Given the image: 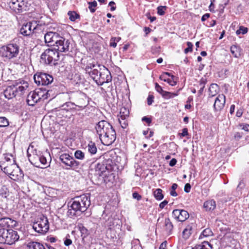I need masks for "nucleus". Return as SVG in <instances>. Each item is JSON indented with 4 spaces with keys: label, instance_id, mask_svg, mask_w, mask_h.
<instances>
[{
    "label": "nucleus",
    "instance_id": "nucleus-1",
    "mask_svg": "<svg viewBox=\"0 0 249 249\" xmlns=\"http://www.w3.org/2000/svg\"><path fill=\"white\" fill-rule=\"evenodd\" d=\"M95 129L101 142L105 145H111L116 140V134L112 125L103 120L97 124Z\"/></svg>",
    "mask_w": 249,
    "mask_h": 249
},
{
    "label": "nucleus",
    "instance_id": "nucleus-2",
    "mask_svg": "<svg viewBox=\"0 0 249 249\" xmlns=\"http://www.w3.org/2000/svg\"><path fill=\"white\" fill-rule=\"evenodd\" d=\"M90 205L89 196L82 195L73 198L72 203L69 206L68 214L71 216L80 215L85 212Z\"/></svg>",
    "mask_w": 249,
    "mask_h": 249
},
{
    "label": "nucleus",
    "instance_id": "nucleus-3",
    "mask_svg": "<svg viewBox=\"0 0 249 249\" xmlns=\"http://www.w3.org/2000/svg\"><path fill=\"white\" fill-rule=\"evenodd\" d=\"M54 89V88L53 89L39 88L30 92L27 97V104L30 106H34L37 102L43 101L49 97L53 98L54 97V94L53 93Z\"/></svg>",
    "mask_w": 249,
    "mask_h": 249
},
{
    "label": "nucleus",
    "instance_id": "nucleus-4",
    "mask_svg": "<svg viewBox=\"0 0 249 249\" xmlns=\"http://www.w3.org/2000/svg\"><path fill=\"white\" fill-rule=\"evenodd\" d=\"M19 46L17 44L10 43L3 46L0 50V55L5 60L14 61L18 57Z\"/></svg>",
    "mask_w": 249,
    "mask_h": 249
},
{
    "label": "nucleus",
    "instance_id": "nucleus-5",
    "mask_svg": "<svg viewBox=\"0 0 249 249\" xmlns=\"http://www.w3.org/2000/svg\"><path fill=\"white\" fill-rule=\"evenodd\" d=\"M35 82L38 85L45 86L47 87L46 89H54L53 91V93L55 95V91L56 90V86L53 84L52 85L53 81V77L48 73L38 72L36 73L34 76Z\"/></svg>",
    "mask_w": 249,
    "mask_h": 249
},
{
    "label": "nucleus",
    "instance_id": "nucleus-6",
    "mask_svg": "<svg viewBox=\"0 0 249 249\" xmlns=\"http://www.w3.org/2000/svg\"><path fill=\"white\" fill-rule=\"evenodd\" d=\"M18 232L11 229H0V244L12 245L19 239Z\"/></svg>",
    "mask_w": 249,
    "mask_h": 249
},
{
    "label": "nucleus",
    "instance_id": "nucleus-7",
    "mask_svg": "<svg viewBox=\"0 0 249 249\" xmlns=\"http://www.w3.org/2000/svg\"><path fill=\"white\" fill-rule=\"evenodd\" d=\"M116 169L119 170L110 160H104L102 162L94 161L89 166L91 171H116Z\"/></svg>",
    "mask_w": 249,
    "mask_h": 249
},
{
    "label": "nucleus",
    "instance_id": "nucleus-8",
    "mask_svg": "<svg viewBox=\"0 0 249 249\" xmlns=\"http://www.w3.org/2000/svg\"><path fill=\"white\" fill-rule=\"evenodd\" d=\"M27 88V86L25 87L18 84L9 86L4 91V96L8 99H11L17 95L21 96Z\"/></svg>",
    "mask_w": 249,
    "mask_h": 249
},
{
    "label": "nucleus",
    "instance_id": "nucleus-9",
    "mask_svg": "<svg viewBox=\"0 0 249 249\" xmlns=\"http://www.w3.org/2000/svg\"><path fill=\"white\" fill-rule=\"evenodd\" d=\"M59 57V53L55 48L47 49L41 55V60L48 64H55V62L58 60Z\"/></svg>",
    "mask_w": 249,
    "mask_h": 249
},
{
    "label": "nucleus",
    "instance_id": "nucleus-10",
    "mask_svg": "<svg viewBox=\"0 0 249 249\" xmlns=\"http://www.w3.org/2000/svg\"><path fill=\"white\" fill-rule=\"evenodd\" d=\"M33 228L38 233L44 234L49 229V224L47 217L42 215L33 224Z\"/></svg>",
    "mask_w": 249,
    "mask_h": 249
},
{
    "label": "nucleus",
    "instance_id": "nucleus-11",
    "mask_svg": "<svg viewBox=\"0 0 249 249\" xmlns=\"http://www.w3.org/2000/svg\"><path fill=\"white\" fill-rule=\"evenodd\" d=\"M70 99L74 101V106L81 109L84 108L88 105V100L84 93L80 92H72L71 93Z\"/></svg>",
    "mask_w": 249,
    "mask_h": 249
},
{
    "label": "nucleus",
    "instance_id": "nucleus-12",
    "mask_svg": "<svg viewBox=\"0 0 249 249\" xmlns=\"http://www.w3.org/2000/svg\"><path fill=\"white\" fill-rule=\"evenodd\" d=\"M102 65L97 64L89 63L86 66L85 70L87 73H88L89 75L97 84V80L100 77H102V75L100 74L101 68L100 66Z\"/></svg>",
    "mask_w": 249,
    "mask_h": 249
},
{
    "label": "nucleus",
    "instance_id": "nucleus-13",
    "mask_svg": "<svg viewBox=\"0 0 249 249\" xmlns=\"http://www.w3.org/2000/svg\"><path fill=\"white\" fill-rule=\"evenodd\" d=\"M10 8L17 14L28 10L27 2L24 0H12L9 3Z\"/></svg>",
    "mask_w": 249,
    "mask_h": 249
},
{
    "label": "nucleus",
    "instance_id": "nucleus-14",
    "mask_svg": "<svg viewBox=\"0 0 249 249\" xmlns=\"http://www.w3.org/2000/svg\"><path fill=\"white\" fill-rule=\"evenodd\" d=\"M45 42L48 46H55L61 36L56 32H48L44 35Z\"/></svg>",
    "mask_w": 249,
    "mask_h": 249
},
{
    "label": "nucleus",
    "instance_id": "nucleus-15",
    "mask_svg": "<svg viewBox=\"0 0 249 249\" xmlns=\"http://www.w3.org/2000/svg\"><path fill=\"white\" fill-rule=\"evenodd\" d=\"M101 68L100 74L102 75V77L99 78L97 80V85L101 86L104 83H108L112 80V76L109 71L104 66L102 65L100 66Z\"/></svg>",
    "mask_w": 249,
    "mask_h": 249
},
{
    "label": "nucleus",
    "instance_id": "nucleus-16",
    "mask_svg": "<svg viewBox=\"0 0 249 249\" xmlns=\"http://www.w3.org/2000/svg\"><path fill=\"white\" fill-rule=\"evenodd\" d=\"M33 34H36L37 37L44 36V30L46 28V25L44 23H42L40 21H33Z\"/></svg>",
    "mask_w": 249,
    "mask_h": 249
},
{
    "label": "nucleus",
    "instance_id": "nucleus-17",
    "mask_svg": "<svg viewBox=\"0 0 249 249\" xmlns=\"http://www.w3.org/2000/svg\"><path fill=\"white\" fill-rule=\"evenodd\" d=\"M59 159L64 164L70 167H76L79 164L78 161L75 160L73 157L68 154H62Z\"/></svg>",
    "mask_w": 249,
    "mask_h": 249
},
{
    "label": "nucleus",
    "instance_id": "nucleus-18",
    "mask_svg": "<svg viewBox=\"0 0 249 249\" xmlns=\"http://www.w3.org/2000/svg\"><path fill=\"white\" fill-rule=\"evenodd\" d=\"M174 218L180 222L185 221L189 217V213L185 210L176 209L172 212Z\"/></svg>",
    "mask_w": 249,
    "mask_h": 249
},
{
    "label": "nucleus",
    "instance_id": "nucleus-19",
    "mask_svg": "<svg viewBox=\"0 0 249 249\" xmlns=\"http://www.w3.org/2000/svg\"><path fill=\"white\" fill-rule=\"evenodd\" d=\"M18 222L8 217H3L0 218V228L9 229V228H13L16 227Z\"/></svg>",
    "mask_w": 249,
    "mask_h": 249
},
{
    "label": "nucleus",
    "instance_id": "nucleus-20",
    "mask_svg": "<svg viewBox=\"0 0 249 249\" xmlns=\"http://www.w3.org/2000/svg\"><path fill=\"white\" fill-rule=\"evenodd\" d=\"M70 42L68 39H65L61 36V38L58 40V42L55 45L57 47V51L61 52H67L69 51Z\"/></svg>",
    "mask_w": 249,
    "mask_h": 249
},
{
    "label": "nucleus",
    "instance_id": "nucleus-21",
    "mask_svg": "<svg viewBox=\"0 0 249 249\" xmlns=\"http://www.w3.org/2000/svg\"><path fill=\"white\" fill-rule=\"evenodd\" d=\"M226 101L225 96L222 94H219L216 98L213 105L215 111H220L224 107Z\"/></svg>",
    "mask_w": 249,
    "mask_h": 249
},
{
    "label": "nucleus",
    "instance_id": "nucleus-22",
    "mask_svg": "<svg viewBox=\"0 0 249 249\" xmlns=\"http://www.w3.org/2000/svg\"><path fill=\"white\" fill-rule=\"evenodd\" d=\"M5 160L6 161L2 163L1 162L0 164L1 170H4L7 171L8 170H12L14 171L15 170V168L18 167L17 164L14 163L11 164L10 166H8L9 162H11V160L10 157H8V156L5 157Z\"/></svg>",
    "mask_w": 249,
    "mask_h": 249
},
{
    "label": "nucleus",
    "instance_id": "nucleus-23",
    "mask_svg": "<svg viewBox=\"0 0 249 249\" xmlns=\"http://www.w3.org/2000/svg\"><path fill=\"white\" fill-rule=\"evenodd\" d=\"M33 21L24 24L20 28L21 34L24 36H30L33 34Z\"/></svg>",
    "mask_w": 249,
    "mask_h": 249
},
{
    "label": "nucleus",
    "instance_id": "nucleus-24",
    "mask_svg": "<svg viewBox=\"0 0 249 249\" xmlns=\"http://www.w3.org/2000/svg\"><path fill=\"white\" fill-rule=\"evenodd\" d=\"M156 90L162 95L163 98H164L165 99L173 98L178 95L177 93H172L164 91L162 89L161 87L158 88L157 89H156Z\"/></svg>",
    "mask_w": 249,
    "mask_h": 249
},
{
    "label": "nucleus",
    "instance_id": "nucleus-25",
    "mask_svg": "<svg viewBox=\"0 0 249 249\" xmlns=\"http://www.w3.org/2000/svg\"><path fill=\"white\" fill-rule=\"evenodd\" d=\"M10 178L14 180H21L23 178L24 174L23 172H4Z\"/></svg>",
    "mask_w": 249,
    "mask_h": 249
},
{
    "label": "nucleus",
    "instance_id": "nucleus-26",
    "mask_svg": "<svg viewBox=\"0 0 249 249\" xmlns=\"http://www.w3.org/2000/svg\"><path fill=\"white\" fill-rule=\"evenodd\" d=\"M203 207L206 211H212L216 207V203L213 199L209 200L204 203Z\"/></svg>",
    "mask_w": 249,
    "mask_h": 249
},
{
    "label": "nucleus",
    "instance_id": "nucleus-27",
    "mask_svg": "<svg viewBox=\"0 0 249 249\" xmlns=\"http://www.w3.org/2000/svg\"><path fill=\"white\" fill-rule=\"evenodd\" d=\"M193 223L189 224L186 226L182 231V237L187 239L189 238L192 233Z\"/></svg>",
    "mask_w": 249,
    "mask_h": 249
},
{
    "label": "nucleus",
    "instance_id": "nucleus-28",
    "mask_svg": "<svg viewBox=\"0 0 249 249\" xmlns=\"http://www.w3.org/2000/svg\"><path fill=\"white\" fill-rule=\"evenodd\" d=\"M160 80L167 82L172 86H175L177 84L176 77L174 75L171 76V78H169L168 77H165L164 75H160Z\"/></svg>",
    "mask_w": 249,
    "mask_h": 249
},
{
    "label": "nucleus",
    "instance_id": "nucleus-29",
    "mask_svg": "<svg viewBox=\"0 0 249 249\" xmlns=\"http://www.w3.org/2000/svg\"><path fill=\"white\" fill-rule=\"evenodd\" d=\"M231 52L234 57L239 58L241 55V49L237 45H232L231 47Z\"/></svg>",
    "mask_w": 249,
    "mask_h": 249
},
{
    "label": "nucleus",
    "instance_id": "nucleus-30",
    "mask_svg": "<svg viewBox=\"0 0 249 249\" xmlns=\"http://www.w3.org/2000/svg\"><path fill=\"white\" fill-rule=\"evenodd\" d=\"M212 245L208 241H203L201 244L196 245L192 249H212Z\"/></svg>",
    "mask_w": 249,
    "mask_h": 249
},
{
    "label": "nucleus",
    "instance_id": "nucleus-31",
    "mask_svg": "<svg viewBox=\"0 0 249 249\" xmlns=\"http://www.w3.org/2000/svg\"><path fill=\"white\" fill-rule=\"evenodd\" d=\"M27 247L28 249H45L42 244L37 242H29L27 245Z\"/></svg>",
    "mask_w": 249,
    "mask_h": 249
},
{
    "label": "nucleus",
    "instance_id": "nucleus-32",
    "mask_svg": "<svg viewBox=\"0 0 249 249\" xmlns=\"http://www.w3.org/2000/svg\"><path fill=\"white\" fill-rule=\"evenodd\" d=\"M164 226L167 232L171 233L173 229V225L169 218L165 219Z\"/></svg>",
    "mask_w": 249,
    "mask_h": 249
},
{
    "label": "nucleus",
    "instance_id": "nucleus-33",
    "mask_svg": "<svg viewBox=\"0 0 249 249\" xmlns=\"http://www.w3.org/2000/svg\"><path fill=\"white\" fill-rule=\"evenodd\" d=\"M218 90V86L216 84H212L209 88V95L213 97L215 96Z\"/></svg>",
    "mask_w": 249,
    "mask_h": 249
},
{
    "label": "nucleus",
    "instance_id": "nucleus-34",
    "mask_svg": "<svg viewBox=\"0 0 249 249\" xmlns=\"http://www.w3.org/2000/svg\"><path fill=\"white\" fill-rule=\"evenodd\" d=\"M207 82V78L205 77H202L199 81V85L200 87L199 90L198 91V94L199 96H200L203 92L204 89L205 88V86Z\"/></svg>",
    "mask_w": 249,
    "mask_h": 249
},
{
    "label": "nucleus",
    "instance_id": "nucleus-35",
    "mask_svg": "<svg viewBox=\"0 0 249 249\" xmlns=\"http://www.w3.org/2000/svg\"><path fill=\"white\" fill-rule=\"evenodd\" d=\"M88 151L92 155L96 153L97 149L95 144L92 142H90L88 145Z\"/></svg>",
    "mask_w": 249,
    "mask_h": 249
},
{
    "label": "nucleus",
    "instance_id": "nucleus-36",
    "mask_svg": "<svg viewBox=\"0 0 249 249\" xmlns=\"http://www.w3.org/2000/svg\"><path fill=\"white\" fill-rule=\"evenodd\" d=\"M213 234V232L211 229L206 228L203 231L200 235L199 238L202 239L203 237H208L212 236Z\"/></svg>",
    "mask_w": 249,
    "mask_h": 249
},
{
    "label": "nucleus",
    "instance_id": "nucleus-37",
    "mask_svg": "<svg viewBox=\"0 0 249 249\" xmlns=\"http://www.w3.org/2000/svg\"><path fill=\"white\" fill-rule=\"evenodd\" d=\"M68 15L69 17V19L71 21H74L76 19L80 18V15L74 11H69L68 13Z\"/></svg>",
    "mask_w": 249,
    "mask_h": 249
},
{
    "label": "nucleus",
    "instance_id": "nucleus-38",
    "mask_svg": "<svg viewBox=\"0 0 249 249\" xmlns=\"http://www.w3.org/2000/svg\"><path fill=\"white\" fill-rule=\"evenodd\" d=\"M74 104L71 102H66L62 105L60 107L62 110L67 111L73 108Z\"/></svg>",
    "mask_w": 249,
    "mask_h": 249
},
{
    "label": "nucleus",
    "instance_id": "nucleus-39",
    "mask_svg": "<svg viewBox=\"0 0 249 249\" xmlns=\"http://www.w3.org/2000/svg\"><path fill=\"white\" fill-rule=\"evenodd\" d=\"M162 190L160 189H157L154 192V196L157 200H160L163 198V195L162 193Z\"/></svg>",
    "mask_w": 249,
    "mask_h": 249
},
{
    "label": "nucleus",
    "instance_id": "nucleus-40",
    "mask_svg": "<svg viewBox=\"0 0 249 249\" xmlns=\"http://www.w3.org/2000/svg\"><path fill=\"white\" fill-rule=\"evenodd\" d=\"M79 230L81 233V236L83 238L86 237L89 234V231L83 225L81 224L78 226Z\"/></svg>",
    "mask_w": 249,
    "mask_h": 249
},
{
    "label": "nucleus",
    "instance_id": "nucleus-41",
    "mask_svg": "<svg viewBox=\"0 0 249 249\" xmlns=\"http://www.w3.org/2000/svg\"><path fill=\"white\" fill-rule=\"evenodd\" d=\"M75 158L79 160H83L85 158V153L80 150H77L74 153Z\"/></svg>",
    "mask_w": 249,
    "mask_h": 249
},
{
    "label": "nucleus",
    "instance_id": "nucleus-42",
    "mask_svg": "<svg viewBox=\"0 0 249 249\" xmlns=\"http://www.w3.org/2000/svg\"><path fill=\"white\" fill-rule=\"evenodd\" d=\"M121 40L120 37H111L110 40L109 45L110 46L115 48L116 47L117 42H119Z\"/></svg>",
    "mask_w": 249,
    "mask_h": 249
},
{
    "label": "nucleus",
    "instance_id": "nucleus-43",
    "mask_svg": "<svg viewBox=\"0 0 249 249\" xmlns=\"http://www.w3.org/2000/svg\"><path fill=\"white\" fill-rule=\"evenodd\" d=\"M0 195L3 197H7L9 195V190L5 186H3L0 190Z\"/></svg>",
    "mask_w": 249,
    "mask_h": 249
},
{
    "label": "nucleus",
    "instance_id": "nucleus-44",
    "mask_svg": "<svg viewBox=\"0 0 249 249\" xmlns=\"http://www.w3.org/2000/svg\"><path fill=\"white\" fill-rule=\"evenodd\" d=\"M9 124V121L6 117H0V127H6Z\"/></svg>",
    "mask_w": 249,
    "mask_h": 249
},
{
    "label": "nucleus",
    "instance_id": "nucleus-45",
    "mask_svg": "<svg viewBox=\"0 0 249 249\" xmlns=\"http://www.w3.org/2000/svg\"><path fill=\"white\" fill-rule=\"evenodd\" d=\"M89 4V8L90 10V11L91 13H94L96 9H95V7H96L97 5V3L96 0H94L93 1L91 2H88Z\"/></svg>",
    "mask_w": 249,
    "mask_h": 249
},
{
    "label": "nucleus",
    "instance_id": "nucleus-46",
    "mask_svg": "<svg viewBox=\"0 0 249 249\" xmlns=\"http://www.w3.org/2000/svg\"><path fill=\"white\" fill-rule=\"evenodd\" d=\"M167 9V7L165 6H159L157 7V13L159 15L163 16Z\"/></svg>",
    "mask_w": 249,
    "mask_h": 249
},
{
    "label": "nucleus",
    "instance_id": "nucleus-47",
    "mask_svg": "<svg viewBox=\"0 0 249 249\" xmlns=\"http://www.w3.org/2000/svg\"><path fill=\"white\" fill-rule=\"evenodd\" d=\"M248 28L247 27H245L244 26H240L238 30H237L236 32V34L238 35L240 34H242L244 35L248 32Z\"/></svg>",
    "mask_w": 249,
    "mask_h": 249
},
{
    "label": "nucleus",
    "instance_id": "nucleus-48",
    "mask_svg": "<svg viewBox=\"0 0 249 249\" xmlns=\"http://www.w3.org/2000/svg\"><path fill=\"white\" fill-rule=\"evenodd\" d=\"M124 112L122 111V110H121L120 114V116L118 118V122L120 124V125L122 126L123 128H124V122L123 123L122 122V120L124 121Z\"/></svg>",
    "mask_w": 249,
    "mask_h": 249
},
{
    "label": "nucleus",
    "instance_id": "nucleus-49",
    "mask_svg": "<svg viewBox=\"0 0 249 249\" xmlns=\"http://www.w3.org/2000/svg\"><path fill=\"white\" fill-rule=\"evenodd\" d=\"M187 45L188 47H187V48H186L184 50V53H187L189 52H192V50H193V44L191 42H187Z\"/></svg>",
    "mask_w": 249,
    "mask_h": 249
},
{
    "label": "nucleus",
    "instance_id": "nucleus-50",
    "mask_svg": "<svg viewBox=\"0 0 249 249\" xmlns=\"http://www.w3.org/2000/svg\"><path fill=\"white\" fill-rule=\"evenodd\" d=\"M107 175H104L103 172H101V173L99 174V176L100 178H101V182L104 181L105 183H107V181H110V179L107 180L108 177H106Z\"/></svg>",
    "mask_w": 249,
    "mask_h": 249
},
{
    "label": "nucleus",
    "instance_id": "nucleus-51",
    "mask_svg": "<svg viewBox=\"0 0 249 249\" xmlns=\"http://www.w3.org/2000/svg\"><path fill=\"white\" fill-rule=\"evenodd\" d=\"M245 182H244V181L243 180H241L237 186V191L241 190L243 188H244L245 187Z\"/></svg>",
    "mask_w": 249,
    "mask_h": 249
},
{
    "label": "nucleus",
    "instance_id": "nucleus-52",
    "mask_svg": "<svg viewBox=\"0 0 249 249\" xmlns=\"http://www.w3.org/2000/svg\"><path fill=\"white\" fill-rule=\"evenodd\" d=\"M154 97L152 95H149L147 99V104L150 106L151 105L154 101Z\"/></svg>",
    "mask_w": 249,
    "mask_h": 249
},
{
    "label": "nucleus",
    "instance_id": "nucleus-53",
    "mask_svg": "<svg viewBox=\"0 0 249 249\" xmlns=\"http://www.w3.org/2000/svg\"><path fill=\"white\" fill-rule=\"evenodd\" d=\"M132 196L134 199H136L138 201L140 200L142 197V196L136 192L133 193Z\"/></svg>",
    "mask_w": 249,
    "mask_h": 249
},
{
    "label": "nucleus",
    "instance_id": "nucleus-54",
    "mask_svg": "<svg viewBox=\"0 0 249 249\" xmlns=\"http://www.w3.org/2000/svg\"><path fill=\"white\" fill-rule=\"evenodd\" d=\"M242 129L246 131L249 132V124H240Z\"/></svg>",
    "mask_w": 249,
    "mask_h": 249
},
{
    "label": "nucleus",
    "instance_id": "nucleus-55",
    "mask_svg": "<svg viewBox=\"0 0 249 249\" xmlns=\"http://www.w3.org/2000/svg\"><path fill=\"white\" fill-rule=\"evenodd\" d=\"M142 121L143 122H145L148 125L151 123V119L150 118H148L146 116L143 117L142 119Z\"/></svg>",
    "mask_w": 249,
    "mask_h": 249
},
{
    "label": "nucleus",
    "instance_id": "nucleus-56",
    "mask_svg": "<svg viewBox=\"0 0 249 249\" xmlns=\"http://www.w3.org/2000/svg\"><path fill=\"white\" fill-rule=\"evenodd\" d=\"M181 137H183L188 135V129L187 128H184L182 130V133L180 134Z\"/></svg>",
    "mask_w": 249,
    "mask_h": 249
},
{
    "label": "nucleus",
    "instance_id": "nucleus-57",
    "mask_svg": "<svg viewBox=\"0 0 249 249\" xmlns=\"http://www.w3.org/2000/svg\"><path fill=\"white\" fill-rule=\"evenodd\" d=\"M39 160L41 163L43 165H45L47 163L46 159L44 156H41L39 158Z\"/></svg>",
    "mask_w": 249,
    "mask_h": 249
},
{
    "label": "nucleus",
    "instance_id": "nucleus-58",
    "mask_svg": "<svg viewBox=\"0 0 249 249\" xmlns=\"http://www.w3.org/2000/svg\"><path fill=\"white\" fill-rule=\"evenodd\" d=\"M191 188V187L190 184L189 183H186L184 186V191L186 193L190 192Z\"/></svg>",
    "mask_w": 249,
    "mask_h": 249
},
{
    "label": "nucleus",
    "instance_id": "nucleus-59",
    "mask_svg": "<svg viewBox=\"0 0 249 249\" xmlns=\"http://www.w3.org/2000/svg\"><path fill=\"white\" fill-rule=\"evenodd\" d=\"M168 201L166 200H164L160 204L159 207L161 209H163L164 207L168 204Z\"/></svg>",
    "mask_w": 249,
    "mask_h": 249
},
{
    "label": "nucleus",
    "instance_id": "nucleus-60",
    "mask_svg": "<svg viewBox=\"0 0 249 249\" xmlns=\"http://www.w3.org/2000/svg\"><path fill=\"white\" fill-rule=\"evenodd\" d=\"M234 137L236 140H239L242 138V135L240 132H237L235 133Z\"/></svg>",
    "mask_w": 249,
    "mask_h": 249
},
{
    "label": "nucleus",
    "instance_id": "nucleus-61",
    "mask_svg": "<svg viewBox=\"0 0 249 249\" xmlns=\"http://www.w3.org/2000/svg\"><path fill=\"white\" fill-rule=\"evenodd\" d=\"M72 243V241L70 239L66 238L64 241V245L66 246H69Z\"/></svg>",
    "mask_w": 249,
    "mask_h": 249
},
{
    "label": "nucleus",
    "instance_id": "nucleus-62",
    "mask_svg": "<svg viewBox=\"0 0 249 249\" xmlns=\"http://www.w3.org/2000/svg\"><path fill=\"white\" fill-rule=\"evenodd\" d=\"M115 4V2L113 1H110L108 4V5L111 7L110 10L111 11H114L116 9V7L114 6Z\"/></svg>",
    "mask_w": 249,
    "mask_h": 249
},
{
    "label": "nucleus",
    "instance_id": "nucleus-63",
    "mask_svg": "<svg viewBox=\"0 0 249 249\" xmlns=\"http://www.w3.org/2000/svg\"><path fill=\"white\" fill-rule=\"evenodd\" d=\"M210 16V14L208 13H206L204 14L202 17H201V21H205L207 18H208Z\"/></svg>",
    "mask_w": 249,
    "mask_h": 249
},
{
    "label": "nucleus",
    "instance_id": "nucleus-64",
    "mask_svg": "<svg viewBox=\"0 0 249 249\" xmlns=\"http://www.w3.org/2000/svg\"><path fill=\"white\" fill-rule=\"evenodd\" d=\"M166 246H167V242L164 241L161 244V245H160V247L159 248V249H167Z\"/></svg>",
    "mask_w": 249,
    "mask_h": 249
}]
</instances>
